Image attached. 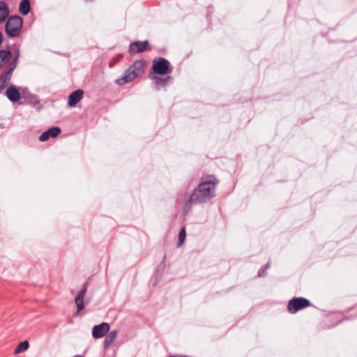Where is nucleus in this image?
I'll return each mask as SVG.
<instances>
[{"label": "nucleus", "instance_id": "f257e3e1", "mask_svg": "<svg viewBox=\"0 0 357 357\" xmlns=\"http://www.w3.org/2000/svg\"><path fill=\"white\" fill-rule=\"evenodd\" d=\"M219 183V179L215 175L204 174L200 178L199 184L185 201L183 206L184 212L187 213L191 209L192 204L206 203L214 198Z\"/></svg>", "mask_w": 357, "mask_h": 357}, {"label": "nucleus", "instance_id": "f03ea898", "mask_svg": "<svg viewBox=\"0 0 357 357\" xmlns=\"http://www.w3.org/2000/svg\"><path fill=\"white\" fill-rule=\"evenodd\" d=\"M147 63L144 59L135 61L126 71L124 75L116 79L115 82L123 86L132 82L135 78L141 76L145 70Z\"/></svg>", "mask_w": 357, "mask_h": 357}, {"label": "nucleus", "instance_id": "7ed1b4c3", "mask_svg": "<svg viewBox=\"0 0 357 357\" xmlns=\"http://www.w3.org/2000/svg\"><path fill=\"white\" fill-rule=\"evenodd\" d=\"M23 20L18 15H12L8 18L5 30L7 35L11 38L17 36L22 29Z\"/></svg>", "mask_w": 357, "mask_h": 357}, {"label": "nucleus", "instance_id": "20e7f679", "mask_svg": "<svg viewBox=\"0 0 357 357\" xmlns=\"http://www.w3.org/2000/svg\"><path fill=\"white\" fill-rule=\"evenodd\" d=\"M151 70L155 74L165 75L172 72V67L169 61L165 58L155 57L153 60Z\"/></svg>", "mask_w": 357, "mask_h": 357}, {"label": "nucleus", "instance_id": "39448f33", "mask_svg": "<svg viewBox=\"0 0 357 357\" xmlns=\"http://www.w3.org/2000/svg\"><path fill=\"white\" fill-rule=\"evenodd\" d=\"M310 301L303 297H294L287 303V309L290 314H295L297 312L311 306Z\"/></svg>", "mask_w": 357, "mask_h": 357}, {"label": "nucleus", "instance_id": "423d86ee", "mask_svg": "<svg viewBox=\"0 0 357 357\" xmlns=\"http://www.w3.org/2000/svg\"><path fill=\"white\" fill-rule=\"evenodd\" d=\"M150 49V43L146 40L144 41H134L129 45L128 53L130 56H134L138 53H142Z\"/></svg>", "mask_w": 357, "mask_h": 357}, {"label": "nucleus", "instance_id": "0eeeda50", "mask_svg": "<svg viewBox=\"0 0 357 357\" xmlns=\"http://www.w3.org/2000/svg\"><path fill=\"white\" fill-rule=\"evenodd\" d=\"M109 325L106 322L96 325L93 328L92 335L95 339L104 337L109 331Z\"/></svg>", "mask_w": 357, "mask_h": 357}, {"label": "nucleus", "instance_id": "6e6552de", "mask_svg": "<svg viewBox=\"0 0 357 357\" xmlns=\"http://www.w3.org/2000/svg\"><path fill=\"white\" fill-rule=\"evenodd\" d=\"M87 291V284L84 283L82 286V288L79 291L77 296L75 298V304L77 306V314H79V313L84 309V298L86 295V293Z\"/></svg>", "mask_w": 357, "mask_h": 357}, {"label": "nucleus", "instance_id": "1a4fd4ad", "mask_svg": "<svg viewBox=\"0 0 357 357\" xmlns=\"http://www.w3.org/2000/svg\"><path fill=\"white\" fill-rule=\"evenodd\" d=\"M84 96V91L82 89H77L72 92L69 96L68 100V105L70 107H75L82 98Z\"/></svg>", "mask_w": 357, "mask_h": 357}, {"label": "nucleus", "instance_id": "9d476101", "mask_svg": "<svg viewBox=\"0 0 357 357\" xmlns=\"http://www.w3.org/2000/svg\"><path fill=\"white\" fill-rule=\"evenodd\" d=\"M61 132V130L59 127H52L49 128L47 130L43 132L40 137L39 140L40 142H45L50 139V137H57Z\"/></svg>", "mask_w": 357, "mask_h": 357}, {"label": "nucleus", "instance_id": "9b49d317", "mask_svg": "<svg viewBox=\"0 0 357 357\" xmlns=\"http://www.w3.org/2000/svg\"><path fill=\"white\" fill-rule=\"evenodd\" d=\"M14 68L8 65L7 69L4 70L0 75V91L8 85L12 77Z\"/></svg>", "mask_w": 357, "mask_h": 357}, {"label": "nucleus", "instance_id": "f8f14e48", "mask_svg": "<svg viewBox=\"0 0 357 357\" xmlns=\"http://www.w3.org/2000/svg\"><path fill=\"white\" fill-rule=\"evenodd\" d=\"M6 95L13 102H16L20 99V93L14 86H10L6 89Z\"/></svg>", "mask_w": 357, "mask_h": 357}, {"label": "nucleus", "instance_id": "ddd939ff", "mask_svg": "<svg viewBox=\"0 0 357 357\" xmlns=\"http://www.w3.org/2000/svg\"><path fill=\"white\" fill-rule=\"evenodd\" d=\"M153 79L158 89H159L160 87H165L169 82L173 80V77L171 75H167L165 77L155 76L153 77Z\"/></svg>", "mask_w": 357, "mask_h": 357}, {"label": "nucleus", "instance_id": "4468645a", "mask_svg": "<svg viewBox=\"0 0 357 357\" xmlns=\"http://www.w3.org/2000/svg\"><path fill=\"white\" fill-rule=\"evenodd\" d=\"M9 15V8L8 4L3 1H0V23L3 22Z\"/></svg>", "mask_w": 357, "mask_h": 357}, {"label": "nucleus", "instance_id": "2eb2a0df", "mask_svg": "<svg viewBox=\"0 0 357 357\" xmlns=\"http://www.w3.org/2000/svg\"><path fill=\"white\" fill-rule=\"evenodd\" d=\"M118 334V331H112L109 332L105 338L103 344L105 349L109 347L115 341Z\"/></svg>", "mask_w": 357, "mask_h": 357}, {"label": "nucleus", "instance_id": "dca6fc26", "mask_svg": "<svg viewBox=\"0 0 357 357\" xmlns=\"http://www.w3.org/2000/svg\"><path fill=\"white\" fill-rule=\"evenodd\" d=\"M12 54L9 50H0V68L11 58Z\"/></svg>", "mask_w": 357, "mask_h": 357}, {"label": "nucleus", "instance_id": "f3484780", "mask_svg": "<svg viewBox=\"0 0 357 357\" xmlns=\"http://www.w3.org/2000/svg\"><path fill=\"white\" fill-rule=\"evenodd\" d=\"M31 10L30 1L22 0L19 6V11L23 15H26Z\"/></svg>", "mask_w": 357, "mask_h": 357}, {"label": "nucleus", "instance_id": "a211bd4d", "mask_svg": "<svg viewBox=\"0 0 357 357\" xmlns=\"http://www.w3.org/2000/svg\"><path fill=\"white\" fill-rule=\"evenodd\" d=\"M29 347V343L27 340H24L23 342H21L17 347L15 349L14 354H20L21 352L26 351Z\"/></svg>", "mask_w": 357, "mask_h": 357}, {"label": "nucleus", "instance_id": "6ab92c4d", "mask_svg": "<svg viewBox=\"0 0 357 357\" xmlns=\"http://www.w3.org/2000/svg\"><path fill=\"white\" fill-rule=\"evenodd\" d=\"M186 237V231H185V227H183L178 234V241L177 243V247H180L183 245L185 240Z\"/></svg>", "mask_w": 357, "mask_h": 357}, {"label": "nucleus", "instance_id": "aec40b11", "mask_svg": "<svg viewBox=\"0 0 357 357\" xmlns=\"http://www.w3.org/2000/svg\"><path fill=\"white\" fill-rule=\"evenodd\" d=\"M123 58L122 54H116L109 62V67L113 68L117 63H119Z\"/></svg>", "mask_w": 357, "mask_h": 357}, {"label": "nucleus", "instance_id": "412c9836", "mask_svg": "<svg viewBox=\"0 0 357 357\" xmlns=\"http://www.w3.org/2000/svg\"><path fill=\"white\" fill-rule=\"evenodd\" d=\"M19 56H20V52L19 50H17L13 59L11 60V61L8 63V66L12 67L13 68L15 69L16 66H17V61H18V59H19Z\"/></svg>", "mask_w": 357, "mask_h": 357}, {"label": "nucleus", "instance_id": "4be33fe9", "mask_svg": "<svg viewBox=\"0 0 357 357\" xmlns=\"http://www.w3.org/2000/svg\"><path fill=\"white\" fill-rule=\"evenodd\" d=\"M270 267V264L267 263L265 265L262 266L258 271L257 276L259 278L264 277L266 275V271Z\"/></svg>", "mask_w": 357, "mask_h": 357}]
</instances>
